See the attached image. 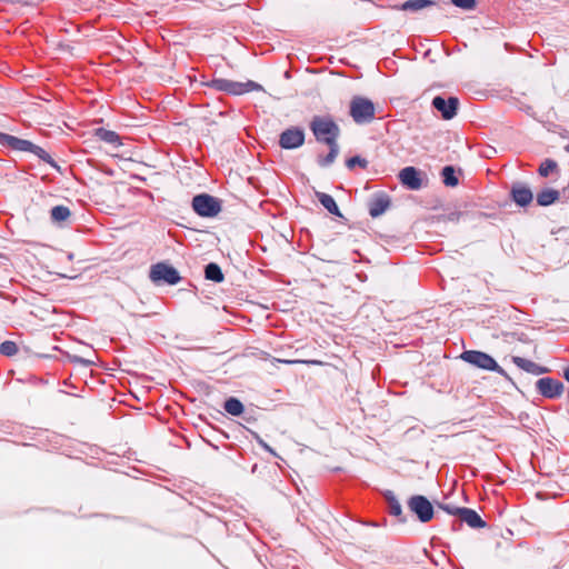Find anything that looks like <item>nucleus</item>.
<instances>
[{"label": "nucleus", "instance_id": "6ab92c4d", "mask_svg": "<svg viewBox=\"0 0 569 569\" xmlns=\"http://www.w3.org/2000/svg\"><path fill=\"white\" fill-rule=\"evenodd\" d=\"M317 197H318V200L320 201V203L332 214H336V216H341L340 214V211H339V208L335 201V199L330 196V194H327V193H323V192H320V193H317Z\"/></svg>", "mask_w": 569, "mask_h": 569}, {"label": "nucleus", "instance_id": "cd10ccee", "mask_svg": "<svg viewBox=\"0 0 569 569\" xmlns=\"http://www.w3.org/2000/svg\"><path fill=\"white\" fill-rule=\"evenodd\" d=\"M97 134L100 137V139L107 141V142H110V143H113L118 140V134L113 131H108V130H103V129H99L97 131Z\"/></svg>", "mask_w": 569, "mask_h": 569}, {"label": "nucleus", "instance_id": "20e7f679", "mask_svg": "<svg viewBox=\"0 0 569 569\" xmlns=\"http://www.w3.org/2000/svg\"><path fill=\"white\" fill-rule=\"evenodd\" d=\"M350 116L358 124L369 123L375 119V104L367 98L356 96L350 101Z\"/></svg>", "mask_w": 569, "mask_h": 569}, {"label": "nucleus", "instance_id": "4be33fe9", "mask_svg": "<svg viewBox=\"0 0 569 569\" xmlns=\"http://www.w3.org/2000/svg\"><path fill=\"white\" fill-rule=\"evenodd\" d=\"M224 410L232 416H239L243 412V405L236 398H229L224 402Z\"/></svg>", "mask_w": 569, "mask_h": 569}, {"label": "nucleus", "instance_id": "4468645a", "mask_svg": "<svg viewBox=\"0 0 569 569\" xmlns=\"http://www.w3.org/2000/svg\"><path fill=\"white\" fill-rule=\"evenodd\" d=\"M511 198L517 204L525 207L532 201L533 194L529 187L517 182L511 188Z\"/></svg>", "mask_w": 569, "mask_h": 569}, {"label": "nucleus", "instance_id": "2f4dec72", "mask_svg": "<svg viewBox=\"0 0 569 569\" xmlns=\"http://www.w3.org/2000/svg\"><path fill=\"white\" fill-rule=\"evenodd\" d=\"M259 443L261 445V447H262L263 449H266L267 451H269V452H270V453H272V455H276V452L272 450V448H271V447H269V446H268V443H266L263 440H259Z\"/></svg>", "mask_w": 569, "mask_h": 569}, {"label": "nucleus", "instance_id": "b1692460", "mask_svg": "<svg viewBox=\"0 0 569 569\" xmlns=\"http://www.w3.org/2000/svg\"><path fill=\"white\" fill-rule=\"evenodd\" d=\"M386 498L388 500V503H389V511L392 516H396V517H401L402 515V508H401V505L400 502L397 500V498L393 496L392 492L388 491L386 493Z\"/></svg>", "mask_w": 569, "mask_h": 569}, {"label": "nucleus", "instance_id": "9b49d317", "mask_svg": "<svg viewBox=\"0 0 569 569\" xmlns=\"http://www.w3.org/2000/svg\"><path fill=\"white\" fill-rule=\"evenodd\" d=\"M459 101L455 97H450L448 100L442 97H435L432 100V106L437 109L443 119L449 120L452 119L457 113Z\"/></svg>", "mask_w": 569, "mask_h": 569}, {"label": "nucleus", "instance_id": "393cba45", "mask_svg": "<svg viewBox=\"0 0 569 569\" xmlns=\"http://www.w3.org/2000/svg\"><path fill=\"white\" fill-rule=\"evenodd\" d=\"M442 178L443 183L448 187H456L458 184L455 169L450 166H447L442 169Z\"/></svg>", "mask_w": 569, "mask_h": 569}, {"label": "nucleus", "instance_id": "72a5a7b5", "mask_svg": "<svg viewBox=\"0 0 569 569\" xmlns=\"http://www.w3.org/2000/svg\"><path fill=\"white\" fill-rule=\"evenodd\" d=\"M565 150H566L567 152H569V144H567V146L565 147Z\"/></svg>", "mask_w": 569, "mask_h": 569}, {"label": "nucleus", "instance_id": "9d476101", "mask_svg": "<svg viewBox=\"0 0 569 569\" xmlns=\"http://www.w3.org/2000/svg\"><path fill=\"white\" fill-rule=\"evenodd\" d=\"M537 390L546 398H557L563 391V385L552 378H541L536 382Z\"/></svg>", "mask_w": 569, "mask_h": 569}, {"label": "nucleus", "instance_id": "0eeeda50", "mask_svg": "<svg viewBox=\"0 0 569 569\" xmlns=\"http://www.w3.org/2000/svg\"><path fill=\"white\" fill-rule=\"evenodd\" d=\"M409 509L417 515L421 522H428L433 517V508L423 496H413L408 501Z\"/></svg>", "mask_w": 569, "mask_h": 569}, {"label": "nucleus", "instance_id": "c756f323", "mask_svg": "<svg viewBox=\"0 0 569 569\" xmlns=\"http://www.w3.org/2000/svg\"><path fill=\"white\" fill-rule=\"evenodd\" d=\"M367 164H368L367 160L361 158V157H359V156L351 157L347 161V167L349 169H353L356 166H359L361 168H366Z\"/></svg>", "mask_w": 569, "mask_h": 569}, {"label": "nucleus", "instance_id": "1a4fd4ad", "mask_svg": "<svg viewBox=\"0 0 569 569\" xmlns=\"http://www.w3.org/2000/svg\"><path fill=\"white\" fill-rule=\"evenodd\" d=\"M305 142V132L300 128H289L284 130L279 138V144L283 149H296Z\"/></svg>", "mask_w": 569, "mask_h": 569}, {"label": "nucleus", "instance_id": "f03ea898", "mask_svg": "<svg viewBox=\"0 0 569 569\" xmlns=\"http://www.w3.org/2000/svg\"><path fill=\"white\" fill-rule=\"evenodd\" d=\"M209 87L213 88L218 91H223L230 94L240 96L247 92L252 91H262L263 88L261 84L247 80L244 82L233 81L222 78L212 79L209 83Z\"/></svg>", "mask_w": 569, "mask_h": 569}, {"label": "nucleus", "instance_id": "2eb2a0df", "mask_svg": "<svg viewBox=\"0 0 569 569\" xmlns=\"http://www.w3.org/2000/svg\"><path fill=\"white\" fill-rule=\"evenodd\" d=\"M512 361L517 367L532 375H542L549 371L547 368L541 367L536 362L521 357H513Z\"/></svg>", "mask_w": 569, "mask_h": 569}, {"label": "nucleus", "instance_id": "5701e85b", "mask_svg": "<svg viewBox=\"0 0 569 569\" xmlns=\"http://www.w3.org/2000/svg\"><path fill=\"white\" fill-rule=\"evenodd\" d=\"M329 148H330V151H329V153L326 157H321L320 156L318 158V162L322 167L330 166L336 160V158H337V156L339 153V146H338V143L329 144Z\"/></svg>", "mask_w": 569, "mask_h": 569}, {"label": "nucleus", "instance_id": "39448f33", "mask_svg": "<svg viewBox=\"0 0 569 569\" xmlns=\"http://www.w3.org/2000/svg\"><path fill=\"white\" fill-rule=\"evenodd\" d=\"M460 358L463 361H466L477 368L488 370V371H495L502 376L506 375V371L497 363V361L491 356H489L488 353H485L482 351H477V350L463 351L461 353Z\"/></svg>", "mask_w": 569, "mask_h": 569}, {"label": "nucleus", "instance_id": "ddd939ff", "mask_svg": "<svg viewBox=\"0 0 569 569\" xmlns=\"http://www.w3.org/2000/svg\"><path fill=\"white\" fill-rule=\"evenodd\" d=\"M450 513L458 515L459 518L471 528H483L486 522L480 516L472 509L469 508H455L449 510Z\"/></svg>", "mask_w": 569, "mask_h": 569}, {"label": "nucleus", "instance_id": "f8f14e48", "mask_svg": "<svg viewBox=\"0 0 569 569\" xmlns=\"http://www.w3.org/2000/svg\"><path fill=\"white\" fill-rule=\"evenodd\" d=\"M399 179L410 190H419L422 187L421 172L415 167H406L399 172Z\"/></svg>", "mask_w": 569, "mask_h": 569}, {"label": "nucleus", "instance_id": "dca6fc26", "mask_svg": "<svg viewBox=\"0 0 569 569\" xmlns=\"http://www.w3.org/2000/svg\"><path fill=\"white\" fill-rule=\"evenodd\" d=\"M435 6H437V2L432 0H407L401 3L398 9L402 11H419Z\"/></svg>", "mask_w": 569, "mask_h": 569}, {"label": "nucleus", "instance_id": "473e14b6", "mask_svg": "<svg viewBox=\"0 0 569 569\" xmlns=\"http://www.w3.org/2000/svg\"><path fill=\"white\" fill-rule=\"evenodd\" d=\"M563 377L567 381H569V367L567 369H565L563 371Z\"/></svg>", "mask_w": 569, "mask_h": 569}, {"label": "nucleus", "instance_id": "423d86ee", "mask_svg": "<svg viewBox=\"0 0 569 569\" xmlns=\"http://www.w3.org/2000/svg\"><path fill=\"white\" fill-rule=\"evenodd\" d=\"M193 210L202 217H213L221 210L218 199L209 194H198L192 199Z\"/></svg>", "mask_w": 569, "mask_h": 569}, {"label": "nucleus", "instance_id": "412c9836", "mask_svg": "<svg viewBox=\"0 0 569 569\" xmlns=\"http://www.w3.org/2000/svg\"><path fill=\"white\" fill-rule=\"evenodd\" d=\"M70 214L69 208L64 206H57L51 209V219L57 223L67 221Z\"/></svg>", "mask_w": 569, "mask_h": 569}, {"label": "nucleus", "instance_id": "6e6552de", "mask_svg": "<svg viewBox=\"0 0 569 569\" xmlns=\"http://www.w3.org/2000/svg\"><path fill=\"white\" fill-rule=\"evenodd\" d=\"M150 278L154 282L173 284L178 281V272L173 267L161 262L151 268Z\"/></svg>", "mask_w": 569, "mask_h": 569}, {"label": "nucleus", "instance_id": "7c9ffc66", "mask_svg": "<svg viewBox=\"0 0 569 569\" xmlns=\"http://www.w3.org/2000/svg\"><path fill=\"white\" fill-rule=\"evenodd\" d=\"M284 363H306V365H315V366H321L323 365L322 361L319 360H280Z\"/></svg>", "mask_w": 569, "mask_h": 569}, {"label": "nucleus", "instance_id": "aec40b11", "mask_svg": "<svg viewBox=\"0 0 569 569\" xmlns=\"http://www.w3.org/2000/svg\"><path fill=\"white\" fill-rule=\"evenodd\" d=\"M204 274H206V279H208V280H211L214 282L223 281V273L217 263H209L204 269Z\"/></svg>", "mask_w": 569, "mask_h": 569}, {"label": "nucleus", "instance_id": "f3484780", "mask_svg": "<svg viewBox=\"0 0 569 569\" xmlns=\"http://www.w3.org/2000/svg\"><path fill=\"white\" fill-rule=\"evenodd\" d=\"M559 196L558 190L547 188L537 194V202L539 206L547 207L555 203L559 199Z\"/></svg>", "mask_w": 569, "mask_h": 569}, {"label": "nucleus", "instance_id": "bb28decb", "mask_svg": "<svg viewBox=\"0 0 569 569\" xmlns=\"http://www.w3.org/2000/svg\"><path fill=\"white\" fill-rule=\"evenodd\" d=\"M18 348L12 341H4L0 345V352L4 356H13Z\"/></svg>", "mask_w": 569, "mask_h": 569}, {"label": "nucleus", "instance_id": "a878e982", "mask_svg": "<svg viewBox=\"0 0 569 569\" xmlns=\"http://www.w3.org/2000/svg\"><path fill=\"white\" fill-rule=\"evenodd\" d=\"M556 168L557 163L553 160L547 159L540 164L538 172L541 177H548Z\"/></svg>", "mask_w": 569, "mask_h": 569}, {"label": "nucleus", "instance_id": "a211bd4d", "mask_svg": "<svg viewBox=\"0 0 569 569\" xmlns=\"http://www.w3.org/2000/svg\"><path fill=\"white\" fill-rule=\"evenodd\" d=\"M389 199L387 197H378L370 202L369 213L371 217L377 218L381 216L389 207Z\"/></svg>", "mask_w": 569, "mask_h": 569}, {"label": "nucleus", "instance_id": "7ed1b4c3", "mask_svg": "<svg viewBox=\"0 0 569 569\" xmlns=\"http://www.w3.org/2000/svg\"><path fill=\"white\" fill-rule=\"evenodd\" d=\"M0 144L4 147H10L11 149L18 151H30L37 154L39 158L43 159L44 161L49 162L51 166L56 167V163L53 162L51 157L43 149L34 146L28 140L0 132Z\"/></svg>", "mask_w": 569, "mask_h": 569}, {"label": "nucleus", "instance_id": "c85d7f7f", "mask_svg": "<svg viewBox=\"0 0 569 569\" xmlns=\"http://www.w3.org/2000/svg\"><path fill=\"white\" fill-rule=\"evenodd\" d=\"M450 2L458 7V8H461L463 10H472L476 8V0H450Z\"/></svg>", "mask_w": 569, "mask_h": 569}, {"label": "nucleus", "instance_id": "f257e3e1", "mask_svg": "<svg viewBox=\"0 0 569 569\" xmlns=\"http://www.w3.org/2000/svg\"><path fill=\"white\" fill-rule=\"evenodd\" d=\"M310 129L319 142L328 146L337 143L340 134L338 124L330 117H315L310 123Z\"/></svg>", "mask_w": 569, "mask_h": 569}]
</instances>
